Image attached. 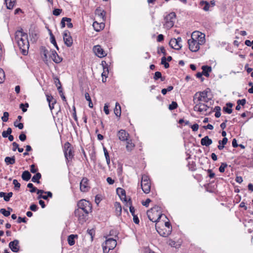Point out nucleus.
Returning a JSON list of instances; mask_svg holds the SVG:
<instances>
[{"label":"nucleus","instance_id":"obj_1","mask_svg":"<svg viewBox=\"0 0 253 253\" xmlns=\"http://www.w3.org/2000/svg\"><path fill=\"white\" fill-rule=\"evenodd\" d=\"M78 209H76L74 214L81 224L84 223L87 219L88 214L92 211L91 203L85 199L80 200L78 204Z\"/></svg>","mask_w":253,"mask_h":253},{"label":"nucleus","instance_id":"obj_2","mask_svg":"<svg viewBox=\"0 0 253 253\" xmlns=\"http://www.w3.org/2000/svg\"><path fill=\"white\" fill-rule=\"evenodd\" d=\"M147 214L149 220L153 222H158L163 215L161 212L160 207L157 206H155L148 210Z\"/></svg>","mask_w":253,"mask_h":253},{"label":"nucleus","instance_id":"obj_3","mask_svg":"<svg viewBox=\"0 0 253 253\" xmlns=\"http://www.w3.org/2000/svg\"><path fill=\"white\" fill-rule=\"evenodd\" d=\"M164 16V28L167 30H169L173 27L176 18V13L174 12L167 14Z\"/></svg>","mask_w":253,"mask_h":253},{"label":"nucleus","instance_id":"obj_4","mask_svg":"<svg viewBox=\"0 0 253 253\" xmlns=\"http://www.w3.org/2000/svg\"><path fill=\"white\" fill-rule=\"evenodd\" d=\"M117 245L116 240L113 238H109L102 244V248L104 253H108L109 251L113 250Z\"/></svg>","mask_w":253,"mask_h":253},{"label":"nucleus","instance_id":"obj_5","mask_svg":"<svg viewBox=\"0 0 253 253\" xmlns=\"http://www.w3.org/2000/svg\"><path fill=\"white\" fill-rule=\"evenodd\" d=\"M24 39H22L18 42L17 44L23 55H26L28 54V50L29 48V42L28 41V36H24Z\"/></svg>","mask_w":253,"mask_h":253},{"label":"nucleus","instance_id":"obj_6","mask_svg":"<svg viewBox=\"0 0 253 253\" xmlns=\"http://www.w3.org/2000/svg\"><path fill=\"white\" fill-rule=\"evenodd\" d=\"M141 186L143 191L146 194L150 192L151 184L149 177L146 175H143L141 178Z\"/></svg>","mask_w":253,"mask_h":253},{"label":"nucleus","instance_id":"obj_7","mask_svg":"<svg viewBox=\"0 0 253 253\" xmlns=\"http://www.w3.org/2000/svg\"><path fill=\"white\" fill-rule=\"evenodd\" d=\"M195 33V32H194L192 34L191 39L188 40L187 42L190 50L192 52H196L200 49V45L199 44V42H197V40L193 38Z\"/></svg>","mask_w":253,"mask_h":253},{"label":"nucleus","instance_id":"obj_8","mask_svg":"<svg viewBox=\"0 0 253 253\" xmlns=\"http://www.w3.org/2000/svg\"><path fill=\"white\" fill-rule=\"evenodd\" d=\"M63 149L65 158H68V157H69L70 158L71 157L72 158H73L74 156L73 154V147L71 143H70L69 142H65L63 146Z\"/></svg>","mask_w":253,"mask_h":253},{"label":"nucleus","instance_id":"obj_9","mask_svg":"<svg viewBox=\"0 0 253 253\" xmlns=\"http://www.w3.org/2000/svg\"><path fill=\"white\" fill-rule=\"evenodd\" d=\"M210 91V88H207L206 90L203 91L198 92L196 93L194 96V100L195 99V96H196L198 93L199 96L198 97V101H204V102L208 103L211 99L208 97V93Z\"/></svg>","mask_w":253,"mask_h":253},{"label":"nucleus","instance_id":"obj_10","mask_svg":"<svg viewBox=\"0 0 253 253\" xmlns=\"http://www.w3.org/2000/svg\"><path fill=\"white\" fill-rule=\"evenodd\" d=\"M64 43L68 47H71L73 44V39L71 33L68 30H65L63 34Z\"/></svg>","mask_w":253,"mask_h":253},{"label":"nucleus","instance_id":"obj_11","mask_svg":"<svg viewBox=\"0 0 253 253\" xmlns=\"http://www.w3.org/2000/svg\"><path fill=\"white\" fill-rule=\"evenodd\" d=\"M181 42L182 39L180 37L177 39H172L169 41V45L172 48L178 50L182 47V45L180 44Z\"/></svg>","mask_w":253,"mask_h":253},{"label":"nucleus","instance_id":"obj_12","mask_svg":"<svg viewBox=\"0 0 253 253\" xmlns=\"http://www.w3.org/2000/svg\"><path fill=\"white\" fill-rule=\"evenodd\" d=\"M93 50L95 54L99 58H102L106 55V53L105 51L100 45L94 46Z\"/></svg>","mask_w":253,"mask_h":253},{"label":"nucleus","instance_id":"obj_13","mask_svg":"<svg viewBox=\"0 0 253 253\" xmlns=\"http://www.w3.org/2000/svg\"><path fill=\"white\" fill-rule=\"evenodd\" d=\"M89 187L88 183V179L83 178L80 182V190L83 192H86L89 190Z\"/></svg>","mask_w":253,"mask_h":253},{"label":"nucleus","instance_id":"obj_14","mask_svg":"<svg viewBox=\"0 0 253 253\" xmlns=\"http://www.w3.org/2000/svg\"><path fill=\"white\" fill-rule=\"evenodd\" d=\"M28 36L27 34L23 32V29L21 28L19 30H17L15 33V40L17 43L22 39H24V36Z\"/></svg>","mask_w":253,"mask_h":253},{"label":"nucleus","instance_id":"obj_15","mask_svg":"<svg viewBox=\"0 0 253 253\" xmlns=\"http://www.w3.org/2000/svg\"><path fill=\"white\" fill-rule=\"evenodd\" d=\"M19 242L18 240H14L9 243V247L13 252H18L19 251Z\"/></svg>","mask_w":253,"mask_h":253},{"label":"nucleus","instance_id":"obj_16","mask_svg":"<svg viewBox=\"0 0 253 253\" xmlns=\"http://www.w3.org/2000/svg\"><path fill=\"white\" fill-rule=\"evenodd\" d=\"M119 139L121 141H127L129 134L124 129H121L117 134Z\"/></svg>","mask_w":253,"mask_h":253},{"label":"nucleus","instance_id":"obj_17","mask_svg":"<svg viewBox=\"0 0 253 253\" xmlns=\"http://www.w3.org/2000/svg\"><path fill=\"white\" fill-rule=\"evenodd\" d=\"M50 57L56 63H59L62 61V58L59 56L56 51L54 50H51Z\"/></svg>","mask_w":253,"mask_h":253},{"label":"nucleus","instance_id":"obj_18","mask_svg":"<svg viewBox=\"0 0 253 253\" xmlns=\"http://www.w3.org/2000/svg\"><path fill=\"white\" fill-rule=\"evenodd\" d=\"M212 143V140L208 136H206L201 140V144L203 146L207 147L210 146Z\"/></svg>","mask_w":253,"mask_h":253},{"label":"nucleus","instance_id":"obj_19","mask_svg":"<svg viewBox=\"0 0 253 253\" xmlns=\"http://www.w3.org/2000/svg\"><path fill=\"white\" fill-rule=\"evenodd\" d=\"M202 69L203 70L202 73L203 75L206 77H209L210 76L209 74L212 70L211 67L208 65H204L202 67Z\"/></svg>","mask_w":253,"mask_h":253},{"label":"nucleus","instance_id":"obj_20","mask_svg":"<svg viewBox=\"0 0 253 253\" xmlns=\"http://www.w3.org/2000/svg\"><path fill=\"white\" fill-rule=\"evenodd\" d=\"M117 193L122 200L126 201V191L124 189L122 188H118Z\"/></svg>","mask_w":253,"mask_h":253},{"label":"nucleus","instance_id":"obj_21","mask_svg":"<svg viewBox=\"0 0 253 253\" xmlns=\"http://www.w3.org/2000/svg\"><path fill=\"white\" fill-rule=\"evenodd\" d=\"M233 106V103L231 102H228L226 104V106L223 108V111L228 114H230L232 113L233 111L232 109Z\"/></svg>","mask_w":253,"mask_h":253},{"label":"nucleus","instance_id":"obj_22","mask_svg":"<svg viewBox=\"0 0 253 253\" xmlns=\"http://www.w3.org/2000/svg\"><path fill=\"white\" fill-rule=\"evenodd\" d=\"M49 32V35H50V42L51 43H52L55 47L56 48L57 50H59V47L57 45V44L56 42L55 38L54 36L52 33V32L50 30H48Z\"/></svg>","mask_w":253,"mask_h":253},{"label":"nucleus","instance_id":"obj_23","mask_svg":"<svg viewBox=\"0 0 253 253\" xmlns=\"http://www.w3.org/2000/svg\"><path fill=\"white\" fill-rule=\"evenodd\" d=\"M199 5L200 6H204L203 7V9L205 11H208L209 10L210 4V3L206 1V0H201L200 3Z\"/></svg>","mask_w":253,"mask_h":253},{"label":"nucleus","instance_id":"obj_24","mask_svg":"<svg viewBox=\"0 0 253 253\" xmlns=\"http://www.w3.org/2000/svg\"><path fill=\"white\" fill-rule=\"evenodd\" d=\"M228 139L226 137H223L222 140L218 141L219 145L217 148L219 150H222L224 147V145L227 143Z\"/></svg>","mask_w":253,"mask_h":253},{"label":"nucleus","instance_id":"obj_25","mask_svg":"<svg viewBox=\"0 0 253 253\" xmlns=\"http://www.w3.org/2000/svg\"><path fill=\"white\" fill-rule=\"evenodd\" d=\"M114 206L116 215L118 216L121 215L122 213V206L120 203L119 202H116Z\"/></svg>","mask_w":253,"mask_h":253},{"label":"nucleus","instance_id":"obj_26","mask_svg":"<svg viewBox=\"0 0 253 253\" xmlns=\"http://www.w3.org/2000/svg\"><path fill=\"white\" fill-rule=\"evenodd\" d=\"M77 237V235L71 234L68 237V243L70 246H73L75 244V238Z\"/></svg>","mask_w":253,"mask_h":253},{"label":"nucleus","instance_id":"obj_27","mask_svg":"<svg viewBox=\"0 0 253 253\" xmlns=\"http://www.w3.org/2000/svg\"><path fill=\"white\" fill-rule=\"evenodd\" d=\"M16 0H4L6 4V7L7 9H11L13 8Z\"/></svg>","mask_w":253,"mask_h":253},{"label":"nucleus","instance_id":"obj_28","mask_svg":"<svg viewBox=\"0 0 253 253\" xmlns=\"http://www.w3.org/2000/svg\"><path fill=\"white\" fill-rule=\"evenodd\" d=\"M114 113L117 117H120L121 114V108L119 103L116 102V107L114 109Z\"/></svg>","mask_w":253,"mask_h":253},{"label":"nucleus","instance_id":"obj_29","mask_svg":"<svg viewBox=\"0 0 253 253\" xmlns=\"http://www.w3.org/2000/svg\"><path fill=\"white\" fill-rule=\"evenodd\" d=\"M31 174L28 171H24L22 174V178L23 180L28 181L30 180Z\"/></svg>","mask_w":253,"mask_h":253},{"label":"nucleus","instance_id":"obj_30","mask_svg":"<svg viewBox=\"0 0 253 253\" xmlns=\"http://www.w3.org/2000/svg\"><path fill=\"white\" fill-rule=\"evenodd\" d=\"M135 145L132 142L131 140H127L126 141V149L128 151H131L134 147Z\"/></svg>","mask_w":253,"mask_h":253},{"label":"nucleus","instance_id":"obj_31","mask_svg":"<svg viewBox=\"0 0 253 253\" xmlns=\"http://www.w3.org/2000/svg\"><path fill=\"white\" fill-rule=\"evenodd\" d=\"M199 106L198 107V111L202 112L203 111H206L207 109L209 108V106L206 104L200 103Z\"/></svg>","mask_w":253,"mask_h":253},{"label":"nucleus","instance_id":"obj_32","mask_svg":"<svg viewBox=\"0 0 253 253\" xmlns=\"http://www.w3.org/2000/svg\"><path fill=\"white\" fill-rule=\"evenodd\" d=\"M41 50L43 55V61H47V54L48 53V50L44 46H42Z\"/></svg>","mask_w":253,"mask_h":253},{"label":"nucleus","instance_id":"obj_33","mask_svg":"<svg viewBox=\"0 0 253 253\" xmlns=\"http://www.w3.org/2000/svg\"><path fill=\"white\" fill-rule=\"evenodd\" d=\"M41 174L39 172L37 173L35 175L33 176L32 178V181L33 182H37L38 183H40L39 180L41 178Z\"/></svg>","mask_w":253,"mask_h":253},{"label":"nucleus","instance_id":"obj_34","mask_svg":"<svg viewBox=\"0 0 253 253\" xmlns=\"http://www.w3.org/2000/svg\"><path fill=\"white\" fill-rule=\"evenodd\" d=\"M95 14L98 15L102 19H104V17L105 16L106 12L104 10H101V9L97 8L95 10Z\"/></svg>","mask_w":253,"mask_h":253},{"label":"nucleus","instance_id":"obj_35","mask_svg":"<svg viewBox=\"0 0 253 253\" xmlns=\"http://www.w3.org/2000/svg\"><path fill=\"white\" fill-rule=\"evenodd\" d=\"M198 40L197 42H199V45H203L205 42V35L203 36L202 35H201L200 36L198 35V37L197 38Z\"/></svg>","mask_w":253,"mask_h":253},{"label":"nucleus","instance_id":"obj_36","mask_svg":"<svg viewBox=\"0 0 253 253\" xmlns=\"http://www.w3.org/2000/svg\"><path fill=\"white\" fill-rule=\"evenodd\" d=\"M71 20H72L70 18L63 17L61 20V23H60L61 28H63L65 27V26H66L65 22H71Z\"/></svg>","mask_w":253,"mask_h":253},{"label":"nucleus","instance_id":"obj_37","mask_svg":"<svg viewBox=\"0 0 253 253\" xmlns=\"http://www.w3.org/2000/svg\"><path fill=\"white\" fill-rule=\"evenodd\" d=\"M188 166L189 169L192 171H194L196 169V165L195 163L193 161H189L188 162Z\"/></svg>","mask_w":253,"mask_h":253},{"label":"nucleus","instance_id":"obj_38","mask_svg":"<svg viewBox=\"0 0 253 253\" xmlns=\"http://www.w3.org/2000/svg\"><path fill=\"white\" fill-rule=\"evenodd\" d=\"M92 26L94 28V29L97 32L100 31L102 28L101 24H99L96 21L93 22Z\"/></svg>","mask_w":253,"mask_h":253},{"label":"nucleus","instance_id":"obj_39","mask_svg":"<svg viewBox=\"0 0 253 253\" xmlns=\"http://www.w3.org/2000/svg\"><path fill=\"white\" fill-rule=\"evenodd\" d=\"M161 64L164 66L165 68L167 69L169 67V64L168 62L167 61L166 57L165 56H163L161 59Z\"/></svg>","mask_w":253,"mask_h":253},{"label":"nucleus","instance_id":"obj_40","mask_svg":"<svg viewBox=\"0 0 253 253\" xmlns=\"http://www.w3.org/2000/svg\"><path fill=\"white\" fill-rule=\"evenodd\" d=\"M29 104L28 103H21L20 104L19 107L23 112H26L27 111V108L29 107Z\"/></svg>","mask_w":253,"mask_h":253},{"label":"nucleus","instance_id":"obj_41","mask_svg":"<svg viewBox=\"0 0 253 253\" xmlns=\"http://www.w3.org/2000/svg\"><path fill=\"white\" fill-rule=\"evenodd\" d=\"M178 107V104L175 101H172L171 103L169 105V109L170 110H173Z\"/></svg>","mask_w":253,"mask_h":253},{"label":"nucleus","instance_id":"obj_42","mask_svg":"<svg viewBox=\"0 0 253 253\" xmlns=\"http://www.w3.org/2000/svg\"><path fill=\"white\" fill-rule=\"evenodd\" d=\"M9 117V113L7 112H4L3 114V116L1 117V120L4 122L8 121Z\"/></svg>","mask_w":253,"mask_h":253},{"label":"nucleus","instance_id":"obj_43","mask_svg":"<svg viewBox=\"0 0 253 253\" xmlns=\"http://www.w3.org/2000/svg\"><path fill=\"white\" fill-rule=\"evenodd\" d=\"M0 212L5 216H8L10 214V211H6L5 209H1Z\"/></svg>","mask_w":253,"mask_h":253},{"label":"nucleus","instance_id":"obj_44","mask_svg":"<svg viewBox=\"0 0 253 253\" xmlns=\"http://www.w3.org/2000/svg\"><path fill=\"white\" fill-rule=\"evenodd\" d=\"M109 73V68L108 67H106L104 68L103 72L102 73L101 76L102 77L107 78L108 75Z\"/></svg>","mask_w":253,"mask_h":253},{"label":"nucleus","instance_id":"obj_45","mask_svg":"<svg viewBox=\"0 0 253 253\" xmlns=\"http://www.w3.org/2000/svg\"><path fill=\"white\" fill-rule=\"evenodd\" d=\"M162 73L159 71H157L155 73L154 76V79L155 81H157L160 79V78L162 77Z\"/></svg>","mask_w":253,"mask_h":253},{"label":"nucleus","instance_id":"obj_46","mask_svg":"<svg viewBox=\"0 0 253 253\" xmlns=\"http://www.w3.org/2000/svg\"><path fill=\"white\" fill-rule=\"evenodd\" d=\"M27 187L29 188H31V190H30V192L34 193L36 191H37V189L36 187H35L33 185V184L31 183H29L27 185Z\"/></svg>","mask_w":253,"mask_h":253},{"label":"nucleus","instance_id":"obj_47","mask_svg":"<svg viewBox=\"0 0 253 253\" xmlns=\"http://www.w3.org/2000/svg\"><path fill=\"white\" fill-rule=\"evenodd\" d=\"M5 77V74L3 70L0 68V84L3 83Z\"/></svg>","mask_w":253,"mask_h":253},{"label":"nucleus","instance_id":"obj_48","mask_svg":"<svg viewBox=\"0 0 253 253\" xmlns=\"http://www.w3.org/2000/svg\"><path fill=\"white\" fill-rule=\"evenodd\" d=\"M62 10L61 9H59V8H55L53 11H52V13L55 16H59L61 12H62Z\"/></svg>","mask_w":253,"mask_h":253},{"label":"nucleus","instance_id":"obj_49","mask_svg":"<svg viewBox=\"0 0 253 253\" xmlns=\"http://www.w3.org/2000/svg\"><path fill=\"white\" fill-rule=\"evenodd\" d=\"M227 167V165L225 163H221L220 166L219 168V171L220 172H223L225 171V169Z\"/></svg>","mask_w":253,"mask_h":253},{"label":"nucleus","instance_id":"obj_50","mask_svg":"<svg viewBox=\"0 0 253 253\" xmlns=\"http://www.w3.org/2000/svg\"><path fill=\"white\" fill-rule=\"evenodd\" d=\"M44 193L47 194V195H43L42 196V198L44 200H47L48 197L51 198L52 196V194L51 192L47 191V192H44Z\"/></svg>","mask_w":253,"mask_h":253},{"label":"nucleus","instance_id":"obj_51","mask_svg":"<svg viewBox=\"0 0 253 253\" xmlns=\"http://www.w3.org/2000/svg\"><path fill=\"white\" fill-rule=\"evenodd\" d=\"M13 193L12 192H10L7 193V194L6 195H5V196H4V200L6 202H8L9 201L10 198L12 196Z\"/></svg>","mask_w":253,"mask_h":253},{"label":"nucleus","instance_id":"obj_52","mask_svg":"<svg viewBox=\"0 0 253 253\" xmlns=\"http://www.w3.org/2000/svg\"><path fill=\"white\" fill-rule=\"evenodd\" d=\"M158 232L161 236L163 237H167L169 235L170 230H169L167 232H164L163 230H161L160 231L158 230Z\"/></svg>","mask_w":253,"mask_h":253},{"label":"nucleus","instance_id":"obj_53","mask_svg":"<svg viewBox=\"0 0 253 253\" xmlns=\"http://www.w3.org/2000/svg\"><path fill=\"white\" fill-rule=\"evenodd\" d=\"M46 100L48 102V104L52 102L54 100H55L52 95L46 94Z\"/></svg>","mask_w":253,"mask_h":253},{"label":"nucleus","instance_id":"obj_54","mask_svg":"<svg viewBox=\"0 0 253 253\" xmlns=\"http://www.w3.org/2000/svg\"><path fill=\"white\" fill-rule=\"evenodd\" d=\"M19 138L21 141H24L26 140L27 136L26 134L24 132H21V133L19 136Z\"/></svg>","mask_w":253,"mask_h":253},{"label":"nucleus","instance_id":"obj_55","mask_svg":"<svg viewBox=\"0 0 253 253\" xmlns=\"http://www.w3.org/2000/svg\"><path fill=\"white\" fill-rule=\"evenodd\" d=\"M246 103V99H239L237 101V104L240 105L244 106Z\"/></svg>","mask_w":253,"mask_h":253},{"label":"nucleus","instance_id":"obj_56","mask_svg":"<svg viewBox=\"0 0 253 253\" xmlns=\"http://www.w3.org/2000/svg\"><path fill=\"white\" fill-rule=\"evenodd\" d=\"M17 123V121H16L14 122V126L15 127H17L19 129H22L24 127L23 124L22 123H19L18 125H16V123Z\"/></svg>","mask_w":253,"mask_h":253},{"label":"nucleus","instance_id":"obj_57","mask_svg":"<svg viewBox=\"0 0 253 253\" xmlns=\"http://www.w3.org/2000/svg\"><path fill=\"white\" fill-rule=\"evenodd\" d=\"M5 162L7 165H13L15 162V159H4Z\"/></svg>","mask_w":253,"mask_h":253},{"label":"nucleus","instance_id":"obj_58","mask_svg":"<svg viewBox=\"0 0 253 253\" xmlns=\"http://www.w3.org/2000/svg\"><path fill=\"white\" fill-rule=\"evenodd\" d=\"M109 104L108 103H105L104 106V111L106 115H108L109 114Z\"/></svg>","mask_w":253,"mask_h":253},{"label":"nucleus","instance_id":"obj_59","mask_svg":"<svg viewBox=\"0 0 253 253\" xmlns=\"http://www.w3.org/2000/svg\"><path fill=\"white\" fill-rule=\"evenodd\" d=\"M88 152L90 158H93L94 157H95V152L93 149H90Z\"/></svg>","mask_w":253,"mask_h":253},{"label":"nucleus","instance_id":"obj_60","mask_svg":"<svg viewBox=\"0 0 253 253\" xmlns=\"http://www.w3.org/2000/svg\"><path fill=\"white\" fill-rule=\"evenodd\" d=\"M160 51H159V50H158V53L160 54V53H162L164 54V56H165L167 54V52L165 49V47L164 46H161L160 48Z\"/></svg>","mask_w":253,"mask_h":253},{"label":"nucleus","instance_id":"obj_61","mask_svg":"<svg viewBox=\"0 0 253 253\" xmlns=\"http://www.w3.org/2000/svg\"><path fill=\"white\" fill-rule=\"evenodd\" d=\"M164 40V36L162 34H160L158 36L157 41L158 42H162Z\"/></svg>","mask_w":253,"mask_h":253},{"label":"nucleus","instance_id":"obj_62","mask_svg":"<svg viewBox=\"0 0 253 253\" xmlns=\"http://www.w3.org/2000/svg\"><path fill=\"white\" fill-rule=\"evenodd\" d=\"M191 128L193 131H196L198 130L199 128V125L197 124H194V125L191 126Z\"/></svg>","mask_w":253,"mask_h":253},{"label":"nucleus","instance_id":"obj_63","mask_svg":"<svg viewBox=\"0 0 253 253\" xmlns=\"http://www.w3.org/2000/svg\"><path fill=\"white\" fill-rule=\"evenodd\" d=\"M13 184L14 185L15 187L16 188H19L20 187V183H19L17 180L16 179H14L13 180Z\"/></svg>","mask_w":253,"mask_h":253},{"label":"nucleus","instance_id":"obj_64","mask_svg":"<svg viewBox=\"0 0 253 253\" xmlns=\"http://www.w3.org/2000/svg\"><path fill=\"white\" fill-rule=\"evenodd\" d=\"M38 206L35 204H32L30 207V209L34 211H36L38 209Z\"/></svg>","mask_w":253,"mask_h":253}]
</instances>
